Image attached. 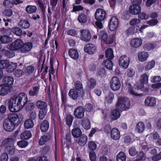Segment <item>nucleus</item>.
<instances>
[{
  "mask_svg": "<svg viewBox=\"0 0 161 161\" xmlns=\"http://www.w3.org/2000/svg\"><path fill=\"white\" fill-rule=\"evenodd\" d=\"M130 104L129 99L120 97L118 98L116 104L117 108L113 109L111 114V121L118 119L120 116V111L128 109L130 107Z\"/></svg>",
  "mask_w": 161,
  "mask_h": 161,
  "instance_id": "obj_1",
  "label": "nucleus"
},
{
  "mask_svg": "<svg viewBox=\"0 0 161 161\" xmlns=\"http://www.w3.org/2000/svg\"><path fill=\"white\" fill-rule=\"evenodd\" d=\"M14 143V139L12 138H8L3 141L1 147L9 155H13L15 151V148L13 146Z\"/></svg>",
  "mask_w": 161,
  "mask_h": 161,
  "instance_id": "obj_2",
  "label": "nucleus"
},
{
  "mask_svg": "<svg viewBox=\"0 0 161 161\" xmlns=\"http://www.w3.org/2000/svg\"><path fill=\"white\" fill-rule=\"evenodd\" d=\"M98 36L101 41L106 44H110L112 43L115 38V34H112L108 36L106 31L104 30H100L99 31Z\"/></svg>",
  "mask_w": 161,
  "mask_h": 161,
  "instance_id": "obj_3",
  "label": "nucleus"
},
{
  "mask_svg": "<svg viewBox=\"0 0 161 161\" xmlns=\"http://www.w3.org/2000/svg\"><path fill=\"white\" fill-rule=\"evenodd\" d=\"M131 1L132 4L129 7V12L132 14H138L141 11V5L142 1V0H131Z\"/></svg>",
  "mask_w": 161,
  "mask_h": 161,
  "instance_id": "obj_4",
  "label": "nucleus"
},
{
  "mask_svg": "<svg viewBox=\"0 0 161 161\" xmlns=\"http://www.w3.org/2000/svg\"><path fill=\"white\" fill-rule=\"evenodd\" d=\"M18 95H15L9 100L8 104L9 110L12 112H17L20 110L19 106H18Z\"/></svg>",
  "mask_w": 161,
  "mask_h": 161,
  "instance_id": "obj_5",
  "label": "nucleus"
},
{
  "mask_svg": "<svg viewBox=\"0 0 161 161\" xmlns=\"http://www.w3.org/2000/svg\"><path fill=\"white\" fill-rule=\"evenodd\" d=\"M18 106H19L20 110L26 104L28 101L27 95L24 92H21L18 95Z\"/></svg>",
  "mask_w": 161,
  "mask_h": 161,
  "instance_id": "obj_6",
  "label": "nucleus"
},
{
  "mask_svg": "<svg viewBox=\"0 0 161 161\" xmlns=\"http://www.w3.org/2000/svg\"><path fill=\"white\" fill-rule=\"evenodd\" d=\"M23 44V42L20 39H18L14 41L11 44L8 45V48L10 50L15 51L21 50L22 45Z\"/></svg>",
  "mask_w": 161,
  "mask_h": 161,
  "instance_id": "obj_7",
  "label": "nucleus"
},
{
  "mask_svg": "<svg viewBox=\"0 0 161 161\" xmlns=\"http://www.w3.org/2000/svg\"><path fill=\"white\" fill-rule=\"evenodd\" d=\"M110 86L111 89L113 91L119 90L121 86V84L119 78L116 76L113 77L110 81Z\"/></svg>",
  "mask_w": 161,
  "mask_h": 161,
  "instance_id": "obj_8",
  "label": "nucleus"
},
{
  "mask_svg": "<svg viewBox=\"0 0 161 161\" xmlns=\"http://www.w3.org/2000/svg\"><path fill=\"white\" fill-rule=\"evenodd\" d=\"M85 109L82 106H79L76 108L74 111V115L77 119H82L84 117Z\"/></svg>",
  "mask_w": 161,
  "mask_h": 161,
  "instance_id": "obj_9",
  "label": "nucleus"
},
{
  "mask_svg": "<svg viewBox=\"0 0 161 161\" xmlns=\"http://www.w3.org/2000/svg\"><path fill=\"white\" fill-rule=\"evenodd\" d=\"M7 120L16 126L19 125L21 123L19 116L16 114H10L8 116Z\"/></svg>",
  "mask_w": 161,
  "mask_h": 161,
  "instance_id": "obj_10",
  "label": "nucleus"
},
{
  "mask_svg": "<svg viewBox=\"0 0 161 161\" xmlns=\"http://www.w3.org/2000/svg\"><path fill=\"white\" fill-rule=\"evenodd\" d=\"M106 12L101 8L96 10L95 14V19L97 21H103L106 18Z\"/></svg>",
  "mask_w": 161,
  "mask_h": 161,
  "instance_id": "obj_11",
  "label": "nucleus"
},
{
  "mask_svg": "<svg viewBox=\"0 0 161 161\" xmlns=\"http://www.w3.org/2000/svg\"><path fill=\"white\" fill-rule=\"evenodd\" d=\"M119 63L120 67L126 69L130 63L129 58L126 55L122 56L119 58Z\"/></svg>",
  "mask_w": 161,
  "mask_h": 161,
  "instance_id": "obj_12",
  "label": "nucleus"
},
{
  "mask_svg": "<svg viewBox=\"0 0 161 161\" xmlns=\"http://www.w3.org/2000/svg\"><path fill=\"white\" fill-rule=\"evenodd\" d=\"M52 134L51 132H47L42 136L39 141V144L42 146L49 142L52 138Z\"/></svg>",
  "mask_w": 161,
  "mask_h": 161,
  "instance_id": "obj_13",
  "label": "nucleus"
},
{
  "mask_svg": "<svg viewBox=\"0 0 161 161\" xmlns=\"http://www.w3.org/2000/svg\"><path fill=\"white\" fill-rule=\"evenodd\" d=\"M119 24V22L118 19L116 16H112L108 23V26L110 30L114 31L116 30Z\"/></svg>",
  "mask_w": 161,
  "mask_h": 161,
  "instance_id": "obj_14",
  "label": "nucleus"
},
{
  "mask_svg": "<svg viewBox=\"0 0 161 161\" xmlns=\"http://www.w3.org/2000/svg\"><path fill=\"white\" fill-rule=\"evenodd\" d=\"M80 38L81 40L86 42H89L91 39V35L88 30L82 29L80 31Z\"/></svg>",
  "mask_w": 161,
  "mask_h": 161,
  "instance_id": "obj_15",
  "label": "nucleus"
},
{
  "mask_svg": "<svg viewBox=\"0 0 161 161\" xmlns=\"http://www.w3.org/2000/svg\"><path fill=\"white\" fill-rule=\"evenodd\" d=\"M75 89L80 92V97H82L85 94L82 83L79 80H77L75 83Z\"/></svg>",
  "mask_w": 161,
  "mask_h": 161,
  "instance_id": "obj_16",
  "label": "nucleus"
},
{
  "mask_svg": "<svg viewBox=\"0 0 161 161\" xmlns=\"http://www.w3.org/2000/svg\"><path fill=\"white\" fill-rule=\"evenodd\" d=\"M84 50L85 52L89 54H92L96 52V47L94 44L89 43L85 46Z\"/></svg>",
  "mask_w": 161,
  "mask_h": 161,
  "instance_id": "obj_17",
  "label": "nucleus"
},
{
  "mask_svg": "<svg viewBox=\"0 0 161 161\" xmlns=\"http://www.w3.org/2000/svg\"><path fill=\"white\" fill-rule=\"evenodd\" d=\"M16 126L6 119L3 123L4 129L8 132H11L14 130Z\"/></svg>",
  "mask_w": 161,
  "mask_h": 161,
  "instance_id": "obj_18",
  "label": "nucleus"
},
{
  "mask_svg": "<svg viewBox=\"0 0 161 161\" xmlns=\"http://www.w3.org/2000/svg\"><path fill=\"white\" fill-rule=\"evenodd\" d=\"M3 81L6 86H8L9 88L12 89V86L13 84L14 79L13 78L10 76H5L3 79Z\"/></svg>",
  "mask_w": 161,
  "mask_h": 161,
  "instance_id": "obj_19",
  "label": "nucleus"
},
{
  "mask_svg": "<svg viewBox=\"0 0 161 161\" xmlns=\"http://www.w3.org/2000/svg\"><path fill=\"white\" fill-rule=\"evenodd\" d=\"M33 44L31 42H27L22 45L20 51L22 53H25L30 51L32 48Z\"/></svg>",
  "mask_w": 161,
  "mask_h": 161,
  "instance_id": "obj_20",
  "label": "nucleus"
},
{
  "mask_svg": "<svg viewBox=\"0 0 161 161\" xmlns=\"http://www.w3.org/2000/svg\"><path fill=\"white\" fill-rule=\"evenodd\" d=\"M144 103L146 106L153 107L156 104V100L155 97H148L145 99Z\"/></svg>",
  "mask_w": 161,
  "mask_h": 161,
  "instance_id": "obj_21",
  "label": "nucleus"
},
{
  "mask_svg": "<svg viewBox=\"0 0 161 161\" xmlns=\"http://www.w3.org/2000/svg\"><path fill=\"white\" fill-rule=\"evenodd\" d=\"M142 40L140 38H135L130 41V45L132 47L134 48L139 47L142 44Z\"/></svg>",
  "mask_w": 161,
  "mask_h": 161,
  "instance_id": "obj_22",
  "label": "nucleus"
},
{
  "mask_svg": "<svg viewBox=\"0 0 161 161\" xmlns=\"http://www.w3.org/2000/svg\"><path fill=\"white\" fill-rule=\"evenodd\" d=\"M68 95L73 100H75L79 98L80 97V92L76 91L74 88L71 89L69 91Z\"/></svg>",
  "mask_w": 161,
  "mask_h": 161,
  "instance_id": "obj_23",
  "label": "nucleus"
},
{
  "mask_svg": "<svg viewBox=\"0 0 161 161\" xmlns=\"http://www.w3.org/2000/svg\"><path fill=\"white\" fill-rule=\"evenodd\" d=\"M110 136L113 140H117L120 137V132L117 128H113L111 130Z\"/></svg>",
  "mask_w": 161,
  "mask_h": 161,
  "instance_id": "obj_24",
  "label": "nucleus"
},
{
  "mask_svg": "<svg viewBox=\"0 0 161 161\" xmlns=\"http://www.w3.org/2000/svg\"><path fill=\"white\" fill-rule=\"evenodd\" d=\"M80 137L76 139L75 141V142L82 147L84 146L86 143L87 141V137L86 136H80Z\"/></svg>",
  "mask_w": 161,
  "mask_h": 161,
  "instance_id": "obj_25",
  "label": "nucleus"
},
{
  "mask_svg": "<svg viewBox=\"0 0 161 161\" xmlns=\"http://www.w3.org/2000/svg\"><path fill=\"white\" fill-rule=\"evenodd\" d=\"M11 91V88H9L4 84L0 85V95L5 96L9 92Z\"/></svg>",
  "mask_w": 161,
  "mask_h": 161,
  "instance_id": "obj_26",
  "label": "nucleus"
},
{
  "mask_svg": "<svg viewBox=\"0 0 161 161\" xmlns=\"http://www.w3.org/2000/svg\"><path fill=\"white\" fill-rule=\"evenodd\" d=\"M68 54L70 57L74 60L78 58L79 55L77 50L74 48H70L68 51Z\"/></svg>",
  "mask_w": 161,
  "mask_h": 161,
  "instance_id": "obj_27",
  "label": "nucleus"
},
{
  "mask_svg": "<svg viewBox=\"0 0 161 161\" xmlns=\"http://www.w3.org/2000/svg\"><path fill=\"white\" fill-rule=\"evenodd\" d=\"M139 26L137 25L132 26L129 27L126 31V33L128 35H132L135 33L138 32V30Z\"/></svg>",
  "mask_w": 161,
  "mask_h": 161,
  "instance_id": "obj_28",
  "label": "nucleus"
},
{
  "mask_svg": "<svg viewBox=\"0 0 161 161\" xmlns=\"http://www.w3.org/2000/svg\"><path fill=\"white\" fill-rule=\"evenodd\" d=\"M49 124L48 121L44 120L41 122L40 125V129L42 132H45L48 130Z\"/></svg>",
  "mask_w": 161,
  "mask_h": 161,
  "instance_id": "obj_29",
  "label": "nucleus"
},
{
  "mask_svg": "<svg viewBox=\"0 0 161 161\" xmlns=\"http://www.w3.org/2000/svg\"><path fill=\"white\" fill-rule=\"evenodd\" d=\"M18 25L22 29H27L30 27V24L28 20L22 19L20 20Z\"/></svg>",
  "mask_w": 161,
  "mask_h": 161,
  "instance_id": "obj_30",
  "label": "nucleus"
},
{
  "mask_svg": "<svg viewBox=\"0 0 161 161\" xmlns=\"http://www.w3.org/2000/svg\"><path fill=\"white\" fill-rule=\"evenodd\" d=\"M148 56L149 54L147 52L142 51L138 53V58L140 61L142 62L145 61L148 58Z\"/></svg>",
  "mask_w": 161,
  "mask_h": 161,
  "instance_id": "obj_31",
  "label": "nucleus"
},
{
  "mask_svg": "<svg viewBox=\"0 0 161 161\" xmlns=\"http://www.w3.org/2000/svg\"><path fill=\"white\" fill-rule=\"evenodd\" d=\"M71 134L74 138H78L81 136L82 132L80 128L75 127L72 130Z\"/></svg>",
  "mask_w": 161,
  "mask_h": 161,
  "instance_id": "obj_32",
  "label": "nucleus"
},
{
  "mask_svg": "<svg viewBox=\"0 0 161 161\" xmlns=\"http://www.w3.org/2000/svg\"><path fill=\"white\" fill-rule=\"evenodd\" d=\"M13 38L8 35L1 36L0 37V41L2 44H8L13 41Z\"/></svg>",
  "mask_w": 161,
  "mask_h": 161,
  "instance_id": "obj_33",
  "label": "nucleus"
},
{
  "mask_svg": "<svg viewBox=\"0 0 161 161\" xmlns=\"http://www.w3.org/2000/svg\"><path fill=\"white\" fill-rule=\"evenodd\" d=\"M12 32L18 36H21L23 34V31L20 27L16 26L11 28Z\"/></svg>",
  "mask_w": 161,
  "mask_h": 161,
  "instance_id": "obj_34",
  "label": "nucleus"
},
{
  "mask_svg": "<svg viewBox=\"0 0 161 161\" xmlns=\"http://www.w3.org/2000/svg\"><path fill=\"white\" fill-rule=\"evenodd\" d=\"M65 140L64 144L66 145V147L68 148L70 147L72 144L71 136L70 133H67L64 138Z\"/></svg>",
  "mask_w": 161,
  "mask_h": 161,
  "instance_id": "obj_35",
  "label": "nucleus"
},
{
  "mask_svg": "<svg viewBox=\"0 0 161 161\" xmlns=\"http://www.w3.org/2000/svg\"><path fill=\"white\" fill-rule=\"evenodd\" d=\"M32 136L31 132L26 130L22 132L20 134L21 139L23 140H27L30 139Z\"/></svg>",
  "mask_w": 161,
  "mask_h": 161,
  "instance_id": "obj_36",
  "label": "nucleus"
},
{
  "mask_svg": "<svg viewBox=\"0 0 161 161\" xmlns=\"http://www.w3.org/2000/svg\"><path fill=\"white\" fill-rule=\"evenodd\" d=\"M37 9V7L35 5H28L25 8L26 12L29 14L35 13Z\"/></svg>",
  "mask_w": 161,
  "mask_h": 161,
  "instance_id": "obj_37",
  "label": "nucleus"
},
{
  "mask_svg": "<svg viewBox=\"0 0 161 161\" xmlns=\"http://www.w3.org/2000/svg\"><path fill=\"white\" fill-rule=\"evenodd\" d=\"M112 59H107L104 60L103 64L107 69L109 70L112 69L113 64L112 61Z\"/></svg>",
  "mask_w": 161,
  "mask_h": 161,
  "instance_id": "obj_38",
  "label": "nucleus"
},
{
  "mask_svg": "<svg viewBox=\"0 0 161 161\" xmlns=\"http://www.w3.org/2000/svg\"><path fill=\"white\" fill-rule=\"evenodd\" d=\"M105 57L107 59H112L114 58L113 49L110 47L108 48L105 51Z\"/></svg>",
  "mask_w": 161,
  "mask_h": 161,
  "instance_id": "obj_39",
  "label": "nucleus"
},
{
  "mask_svg": "<svg viewBox=\"0 0 161 161\" xmlns=\"http://www.w3.org/2000/svg\"><path fill=\"white\" fill-rule=\"evenodd\" d=\"M145 128V125L144 123L142 122H139L136 125V130L138 133H142L144 130Z\"/></svg>",
  "mask_w": 161,
  "mask_h": 161,
  "instance_id": "obj_40",
  "label": "nucleus"
},
{
  "mask_svg": "<svg viewBox=\"0 0 161 161\" xmlns=\"http://www.w3.org/2000/svg\"><path fill=\"white\" fill-rule=\"evenodd\" d=\"M82 124L83 128L86 130H88L91 127V123L88 119H84L82 120Z\"/></svg>",
  "mask_w": 161,
  "mask_h": 161,
  "instance_id": "obj_41",
  "label": "nucleus"
},
{
  "mask_svg": "<svg viewBox=\"0 0 161 161\" xmlns=\"http://www.w3.org/2000/svg\"><path fill=\"white\" fill-rule=\"evenodd\" d=\"M97 84L96 80L93 77H91L88 79V85L90 89L94 88Z\"/></svg>",
  "mask_w": 161,
  "mask_h": 161,
  "instance_id": "obj_42",
  "label": "nucleus"
},
{
  "mask_svg": "<svg viewBox=\"0 0 161 161\" xmlns=\"http://www.w3.org/2000/svg\"><path fill=\"white\" fill-rule=\"evenodd\" d=\"M7 68V71L8 72L11 73L13 72L16 68L17 64L16 63H13V62L9 63Z\"/></svg>",
  "mask_w": 161,
  "mask_h": 161,
  "instance_id": "obj_43",
  "label": "nucleus"
},
{
  "mask_svg": "<svg viewBox=\"0 0 161 161\" xmlns=\"http://www.w3.org/2000/svg\"><path fill=\"white\" fill-rule=\"evenodd\" d=\"M36 105L37 107L41 110L47 109V104L45 102L41 100L38 101L36 102Z\"/></svg>",
  "mask_w": 161,
  "mask_h": 161,
  "instance_id": "obj_44",
  "label": "nucleus"
},
{
  "mask_svg": "<svg viewBox=\"0 0 161 161\" xmlns=\"http://www.w3.org/2000/svg\"><path fill=\"white\" fill-rule=\"evenodd\" d=\"M78 20L80 23H84L87 21V18L84 13H81L79 14Z\"/></svg>",
  "mask_w": 161,
  "mask_h": 161,
  "instance_id": "obj_45",
  "label": "nucleus"
},
{
  "mask_svg": "<svg viewBox=\"0 0 161 161\" xmlns=\"http://www.w3.org/2000/svg\"><path fill=\"white\" fill-rule=\"evenodd\" d=\"M34 125V122L32 119H28L24 122V126L25 127L26 129L32 128Z\"/></svg>",
  "mask_w": 161,
  "mask_h": 161,
  "instance_id": "obj_46",
  "label": "nucleus"
},
{
  "mask_svg": "<svg viewBox=\"0 0 161 161\" xmlns=\"http://www.w3.org/2000/svg\"><path fill=\"white\" fill-rule=\"evenodd\" d=\"M38 3L41 11L42 14L43 16H44L45 15L46 9V7L45 5V3L41 0L38 1Z\"/></svg>",
  "mask_w": 161,
  "mask_h": 161,
  "instance_id": "obj_47",
  "label": "nucleus"
},
{
  "mask_svg": "<svg viewBox=\"0 0 161 161\" xmlns=\"http://www.w3.org/2000/svg\"><path fill=\"white\" fill-rule=\"evenodd\" d=\"M126 157L122 151L120 152L116 156L117 161H126Z\"/></svg>",
  "mask_w": 161,
  "mask_h": 161,
  "instance_id": "obj_48",
  "label": "nucleus"
},
{
  "mask_svg": "<svg viewBox=\"0 0 161 161\" xmlns=\"http://www.w3.org/2000/svg\"><path fill=\"white\" fill-rule=\"evenodd\" d=\"M155 61L154 60H152L145 64V69L146 71L149 70L153 68L155 64Z\"/></svg>",
  "mask_w": 161,
  "mask_h": 161,
  "instance_id": "obj_49",
  "label": "nucleus"
},
{
  "mask_svg": "<svg viewBox=\"0 0 161 161\" xmlns=\"http://www.w3.org/2000/svg\"><path fill=\"white\" fill-rule=\"evenodd\" d=\"M156 46V44H154L152 43H147L145 44L143 47L144 50L147 51H151L154 49V47Z\"/></svg>",
  "mask_w": 161,
  "mask_h": 161,
  "instance_id": "obj_50",
  "label": "nucleus"
},
{
  "mask_svg": "<svg viewBox=\"0 0 161 161\" xmlns=\"http://www.w3.org/2000/svg\"><path fill=\"white\" fill-rule=\"evenodd\" d=\"M32 90H30L29 91V94L31 96H36L38 94L39 88L37 86H34L33 87Z\"/></svg>",
  "mask_w": 161,
  "mask_h": 161,
  "instance_id": "obj_51",
  "label": "nucleus"
},
{
  "mask_svg": "<svg viewBox=\"0 0 161 161\" xmlns=\"http://www.w3.org/2000/svg\"><path fill=\"white\" fill-rule=\"evenodd\" d=\"M28 161H48V160L46 156H42L38 157L37 159L35 158H31Z\"/></svg>",
  "mask_w": 161,
  "mask_h": 161,
  "instance_id": "obj_52",
  "label": "nucleus"
},
{
  "mask_svg": "<svg viewBox=\"0 0 161 161\" xmlns=\"http://www.w3.org/2000/svg\"><path fill=\"white\" fill-rule=\"evenodd\" d=\"M138 15V19L141 20H146L149 18L148 14L145 12H142L139 13Z\"/></svg>",
  "mask_w": 161,
  "mask_h": 161,
  "instance_id": "obj_53",
  "label": "nucleus"
},
{
  "mask_svg": "<svg viewBox=\"0 0 161 161\" xmlns=\"http://www.w3.org/2000/svg\"><path fill=\"white\" fill-rule=\"evenodd\" d=\"M9 61L7 60H3L0 61V69H7Z\"/></svg>",
  "mask_w": 161,
  "mask_h": 161,
  "instance_id": "obj_54",
  "label": "nucleus"
},
{
  "mask_svg": "<svg viewBox=\"0 0 161 161\" xmlns=\"http://www.w3.org/2000/svg\"><path fill=\"white\" fill-rule=\"evenodd\" d=\"M14 3L10 1L5 0L3 3V6L6 8H10L12 7L14 5Z\"/></svg>",
  "mask_w": 161,
  "mask_h": 161,
  "instance_id": "obj_55",
  "label": "nucleus"
},
{
  "mask_svg": "<svg viewBox=\"0 0 161 161\" xmlns=\"http://www.w3.org/2000/svg\"><path fill=\"white\" fill-rule=\"evenodd\" d=\"M47 111V109H44L39 111L38 114L39 118L41 119H43L46 116Z\"/></svg>",
  "mask_w": 161,
  "mask_h": 161,
  "instance_id": "obj_56",
  "label": "nucleus"
},
{
  "mask_svg": "<svg viewBox=\"0 0 161 161\" xmlns=\"http://www.w3.org/2000/svg\"><path fill=\"white\" fill-rule=\"evenodd\" d=\"M61 98L62 104L64 106L66 105L67 102V94L63 92H61Z\"/></svg>",
  "mask_w": 161,
  "mask_h": 161,
  "instance_id": "obj_57",
  "label": "nucleus"
},
{
  "mask_svg": "<svg viewBox=\"0 0 161 161\" xmlns=\"http://www.w3.org/2000/svg\"><path fill=\"white\" fill-rule=\"evenodd\" d=\"M148 80V76L146 73L143 74L141 76L140 82L144 84H147Z\"/></svg>",
  "mask_w": 161,
  "mask_h": 161,
  "instance_id": "obj_58",
  "label": "nucleus"
},
{
  "mask_svg": "<svg viewBox=\"0 0 161 161\" xmlns=\"http://www.w3.org/2000/svg\"><path fill=\"white\" fill-rule=\"evenodd\" d=\"M17 144L20 147L25 148L28 145V142L25 140H21L18 142Z\"/></svg>",
  "mask_w": 161,
  "mask_h": 161,
  "instance_id": "obj_59",
  "label": "nucleus"
},
{
  "mask_svg": "<svg viewBox=\"0 0 161 161\" xmlns=\"http://www.w3.org/2000/svg\"><path fill=\"white\" fill-rule=\"evenodd\" d=\"M88 147L92 151L96 150L97 148V144L94 142L90 141L88 142Z\"/></svg>",
  "mask_w": 161,
  "mask_h": 161,
  "instance_id": "obj_60",
  "label": "nucleus"
},
{
  "mask_svg": "<svg viewBox=\"0 0 161 161\" xmlns=\"http://www.w3.org/2000/svg\"><path fill=\"white\" fill-rule=\"evenodd\" d=\"M14 74L16 77L19 78L24 75V72L21 69H17L14 72Z\"/></svg>",
  "mask_w": 161,
  "mask_h": 161,
  "instance_id": "obj_61",
  "label": "nucleus"
},
{
  "mask_svg": "<svg viewBox=\"0 0 161 161\" xmlns=\"http://www.w3.org/2000/svg\"><path fill=\"white\" fill-rule=\"evenodd\" d=\"M129 153L130 156H133L136 155L137 153V151L134 147H131L129 150Z\"/></svg>",
  "mask_w": 161,
  "mask_h": 161,
  "instance_id": "obj_62",
  "label": "nucleus"
},
{
  "mask_svg": "<svg viewBox=\"0 0 161 161\" xmlns=\"http://www.w3.org/2000/svg\"><path fill=\"white\" fill-rule=\"evenodd\" d=\"M158 23V21L157 19H152L147 22V24L150 26H155Z\"/></svg>",
  "mask_w": 161,
  "mask_h": 161,
  "instance_id": "obj_63",
  "label": "nucleus"
},
{
  "mask_svg": "<svg viewBox=\"0 0 161 161\" xmlns=\"http://www.w3.org/2000/svg\"><path fill=\"white\" fill-rule=\"evenodd\" d=\"M35 107V105L33 102L28 103L26 105V110L27 111H32Z\"/></svg>",
  "mask_w": 161,
  "mask_h": 161,
  "instance_id": "obj_64",
  "label": "nucleus"
}]
</instances>
